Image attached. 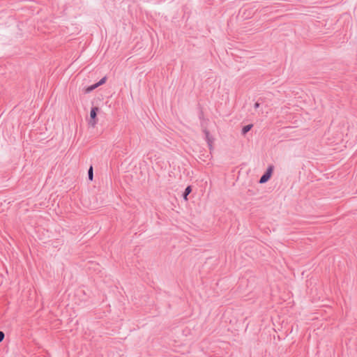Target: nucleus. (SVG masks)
<instances>
[{
    "mask_svg": "<svg viewBox=\"0 0 357 357\" xmlns=\"http://www.w3.org/2000/svg\"><path fill=\"white\" fill-rule=\"evenodd\" d=\"M106 80H107V77H103L97 83H96L94 84H92V85H91V86L84 89V93H91L92 91H93L95 89H96L99 86H101L103 84H105Z\"/></svg>",
    "mask_w": 357,
    "mask_h": 357,
    "instance_id": "f03ea898",
    "label": "nucleus"
},
{
    "mask_svg": "<svg viewBox=\"0 0 357 357\" xmlns=\"http://www.w3.org/2000/svg\"><path fill=\"white\" fill-rule=\"evenodd\" d=\"M273 166L271 165L269 166L266 171L265 172V173H267L268 175H270L271 176L272 175V173H273Z\"/></svg>",
    "mask_w": 357,
    "mask_h": 357,
    "instance_id": "6e6552de",
    "label": "nucleus"
},
{
    "mask_svg": "<svg viewBox=\"0 0 357 357\" xmlns=\"http://www.w3.org/2000/svg\"><path fill=\"white\" fill-rule=\"evenodd\" d=\"M271 176L268 175L267 173H265L261 176V178H259V183H266L270 178H271Z\"/></svg>",
    "mask_w": 357,
    "mask_h": 357,
    "instance_id": "20e7f679",
    "label": "nucleus"
},
{
    "mask_svg": "<svg viewBox=\"0 0 357 357\" xmlns=\"http://www.w3.org/2000/svg\"><path fill=\"white\" fill-rule=\"evenodd\" d=\"M192 192V187L190 185H188L185 189L183 193V197L184 199H188V195Z\"/></svg>",
    "mask_w": 357,
    "mask_h": 357,
    "instance_id": "39448f33",
    "label": "nucleus"
},
{
    "mask_svg": "<svg viewBox=\"0 0 357 357\" xmlns=\"http://www.w3.org/2000/svg\"><path fill=\"white\" fill-rule=\"evenodd\" d=\"M260 104L258 102H256L254 105V107L257 109L259 107Z\"/></svg>",
    "mask_w": 357,
    "mask_h": 357,
    "instance_id": "9d476101",
    "label": "nucleus"
},
{
    "mask_svg": "<svg viewBox=\"0 0 357 357\" xmlns=\"http://www.w3.org/2000/svg\"><path fill=\"white\" fill-rule=\"evenodd\" d=\"M93 167L90 166L89 170H88V178L90 181L93 180Z\"/></svg>",
    "mask_w": 357,
    "mask_h": 357,
    "instance_id": "0eeeda50",
    "label": "nucleus"
},
{
    "mask_svg": "<svg viewBox=\"0 0 357 357\" xmlns=\"http://www.w3.org/2000/svg\"><path fill=\"white\" fill-rule=\"evenodd\" d=\"M203 132L205 135V139L207 142L210 152H211L213 150V144L214 142V138L212 135H211L210 132L206 128L203 130Z\"/></svg>",
    "mask_w": 357,
    "mask_h": 357,
    "instance_id": "7ed1b4c3",
    "label": "nucleus"
},
{
    "mask_svg": "<svg viewBox=\"0 0 357 357\" xmlns=\"http://www.w3.org/2000/svg\"><path fill=\"white\" fill-rule=\"evenodd\" d=\"M4 337H5L4 333L3 331H0V342H1L3 341V340L4 339Z\"/></svg>",
    "mask_w": 357,
    "mask_h": 357,
    "instance_id": "1a4fd4ad",
    "label": "nucleus"
},
{
    "mask_svg": "<svg viewBox=\"0 0 357 357\" xmlns=\"http://www.w3.org/2000/svg\"><path fill=\"white\" fill-rule=\"evenodd\" d=\"M252 127H253L252 124H248V125L243 126L242 128V130H241L242 135H245L247 132H248L252 129Z\"/></svg>",
    "mask_w": 357,
    "mask_h": 357,
    "instance_id": "423d86ee",
    "label": "nucleus"
},
{
    "mask_svg": "<svg viewBox=\"0 0 357 357\" xmlns=\"http://www.w3.org/2000/svg\"><path fill=\"white\" fill-rule=\"evenodd\" d=\"M99 108L98 107H93L91 109L89 124L93 128H94L98 123L97 114Z\"/></svg>",
    "mask_w": 357,
    "mask_h": 357,
    "instance_id": "f257e3e1",
    "label": "nucleus"
}]
</instances>
